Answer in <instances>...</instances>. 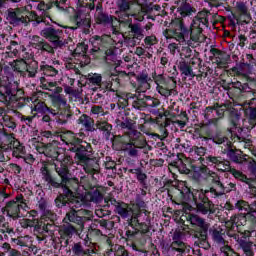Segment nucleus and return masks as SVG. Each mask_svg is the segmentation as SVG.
<instances>
[{
  "mask_svg": "<svg viewBox=\"0 0 256 256\" xmlns=\"http://www.w3.org/2000/svg\"><path fill=\"white\" fill-rule=\"evenodd\" d=\"M174 27V38L182 45H188L191 47V41L199 43L201 41V34L203 28L209 25V19H207L206 13H199L190 25V29H187L183 20L177 19L172 23Z\"/></svg>",
  "mask_w": 256,
  "mask_h": 256,
  "instance_id": "f257e3e1",
  "label": "nucleus"
},
{
  "mask_svg": "<svg viewBox=\"0 0 256 256\" xmlns=\"http://www.w3.org/2000/svg\"><path fill=\"white\" fill-rule=\"evenodd\" d=\"M125 41L123 33L119 32L115 27H112V35L95 36L93 41L94 51H102L106 55V61L115 59V46L121 47Z\"/></svg>",
  "mask_w": 256,
  "mask_h": 256,
  "instance_id": "f03ea898",
  "label": "nucleus"
},
{
  "mask_svg": "<svg viewBox=\"0 0 256 256\" xmlns=\"http://www.w3.org/2000/svg\"><path fill=\"white\" fill-rule=\"evenodd\" d=\"M6 19L10 25H27V23L31 22L34 27H37V25H45L46 23L45 17H40L35 12H30L29 15L25 17L19 9L8 10Z\"/></svg>",
  "mask_w": 256,
  "mask_h": 256,
  "instance_id": "7ed1b4c3",
  "label": "nucleus"
},
{
  "mask_svg": "<svg viewBox=\"0 0 256 256\" xmlns=\"http://www.w3.org/2000/svg\"><path fill=\"white\" fill-rule=\"evenodd\" d=\"M209 190H197L193 194V201L196 205L195 211L200 215H213L215 213V204L207 197Z\"/></svg>",
  "mask_w": 256,
  "mask_h": 256,
  "instance_id": "20e7f679",
  "label": "nucleus"
},
{
  "mask_svg": "<svg viewBox=\"0 0 256 256\" xmlns=\"http://www.w3.org/2000/svg\"><path fill=\"white\" fill-rule=\"evenodd\" d=\"M119 127L121 129H127V132L125 135L121 136L120 141L128 139V141H135V139H139L138 141L134 142V145L137 147H146L147 141H145V138L141 135V132L137 131V126L135 124V121L131 119H126L122 122H120Z\"/></svg>",
  "mask_w": 256,
  "mask_h": 256,
  "instance_id": "39448f33",
  "label": "nucleus"
},
{
  "mask_svg": "<svg viewBox=\"0 0 256 256\" xmlns=\"http://www.w3.org/2000/svg\"><path fill=\"white\" fill-rule=\"evenodd\" d=\"M40 35L42 37H45V39H48L52 45L55 47H64V45H67V39L63 37V31L56 30L53 27L44 28Z\"/></svg>",
  "mask_w": 256,
  "mask_h": 256,
  "instance_id": "423d86ee",
  "label": "nucleus"
},
{
  "mask_svg": "<svg viewBox=\"0 0 256 256\" xmlns=\"http://www.w3.org/2000/svg\"><path fill=\"white\" fill-rule=\"evenodd\" d=\"M15 199L16 200H11L6 204L4 211L7 213L8 217H12V219H19V217H21L19 215L21 213V209H25L27 207V202H25L23 195H19Z\"/></svg>",
  "mask_w": 256,
  "mask_h": 256,
  "instance_id": "0eeeda50",
  "label": "nucleus"
},
{
  "mask_svg": "<svg viewBox=\"0 0 256 256\" xmlns=\"http://www.w3.org/2000/svg\"><path fill=\"white\" fill-rule=\"evenodd\" d=\"M72 23L76 25V27H68V29H71L72 31H75V29H84L87 31L91 27V16L89 15V12H85L83 8L78 9L71 19Z\"/></svg>",
  "mask_w": 256,
  "mask_h": 256,
  "instance_id": "6e6552de",
  "label": "nucleus"
},
{
  "mask_svg": "<svg viewBox=\"0 0 256 256\" xmlns=\"http://www.w3.org/2000/svg\"><path fill=\"white\" fill-rule=\"evenodd\" d=\"M187 221H189L192 227H199V229H201L200 237L202 241H206L207 233L209 231V228L211 227V224H209L207 221L204 220L203 217L197 214H188Z\"/></svg>",
  "mask_w": 256,
  "mask_h": 256,
  "instance_id": "1a4fd4ad",
  "label": "nucleus"
},
{
  "mask_svg": "<svg viewBox=\"0 0 256 256\" xmlns=\"http://www.w3.org/2000/svg\"><path fill=\"white\" fill-rule=\"evenodd\" d=\"M14 138V134H7L0 129V161L11 160V158H5V155L11 151Z\"/></svg>",
  "mask_w": 256,
  "mask_h": 256,
  "instance_id": "9d476101",
  "label": "nucleus"
},
{
  "mask_svg": "<svg viewBox=\"0 0 256 256\" xmlns=\"http://www.w3.org/2000/svg\"><path fill=\"white\" fill-rule=\"evenodd\" d=\"M128 27L133 36L126 38V42L129 47H135V45H137V42L139 43V41H141L143 37H145V35L143 34V28H141L139 24H133L131 22H128Z\"/></svg>",
  "mask_w": 256,
  "mask_h": 256,
  "instance_id": "9b49d317",
  "label": "nucleus"
},
{
  "mask_svg": "<svg viewBox=\"0 0 256 256\" xmlns=\"http://www.w3.org/2000/svg\"><path fill=\"white\" fill-rule=\"evenodd\" d=\"M64 220L69 221V223H74L78 226L79 231H83V229H85V222L89 221V217L79 216V211L69 210Z\"/></svg>",
  "mask_w": 256,
  "mask_h": 256,
  "instance_id": "f8f14e48",
  "label": "nucleus"
},
{
  "mask_svg": "<svg viewBox=\"0 0 256 256\" xmlns=\"http://www.w3.org/2000/svg\"><path fill=\"white\" fill-rule=\"evenodd\" d=\"M30 100L32 101V105H31V112L34 115H37V113H41L42 115H45V113H50V111L53 110V108H49L47 106V104H45V102L39 100L37 98V95H34L30 98Z\"/></svg>",
  "mask_w": 256,
  "mask_h": 256,
  "instance_id": "ddd939ff",
  "label": "nucleus"
},
{
  "mask_svg": "<svg viewBox=\"0 0 256 256\" xmlns=\"http://www.w3.org/2000/svg\"><path fill=\"white\" fill-rule=\"evenodd\" d=\"M232 237L237 241L238 246L242 250L244 256H255V250H253V241L240 238L237 234H234Z\"/></svg>",
  "mask_w": 256,
  "mask_h": 256,
  "instance_id": "4468645a",
  "label": "nucleus"
},
{
  "mask_svg": "<svg viewBox=\"0 0 256 256\" xmlns=\"http://www.w3.org/2000/svg\"><path fill=\"white\" fill-rule=\"evenodd\" d=\"M86 146H79L75 145L72 148V151L75 153V158L79 161H91V145L87 142H84Z\"/></svg>",
  "mask_w": 256,
  "mask_h": 256,
  "instance_id": "2eb2a0df",
  "label": "nucleus"
},
{
  "mask_svg": "<svg viewBox=\"0 0 256 256\" xmlns=\"http://www.w3.org/2000/svg\"><path fill=\"white\" fill-rule=\"evenodd\" d=\"M209 233L212 237V240L214 243H217V245H221V247H224V245H227V241H225V230L221 228V226L214 225L209 229Z\"/></svg>",
  "mask_w": 256,
  "mask_h": 256,
  "instance_id": "dca6fc26",
  "label": "nucleus"
},
{
  "mask_svg": "<svg viewBox=\"0 0 256 256\" xmlns=\"http://www.w3.org/2000/svg\"><path fill=\"white\" fill-rule=\"evenodd\" d=\"M151 77L146 72H142L137 76L138 91L145 93L148 89H151Z\"/></svg>",
  "mask_w": 256,
  "mask_h": 256,
  "instance_id": "f3484780",
  "label": "nucleus"
},
{
  "mask_svg": "<svg viewBox=\"0 0 256 256\" xmlns=\"http://www.w3.org/2000/svg\"><path fill=\"white\" fill-rule=\"evenodd\" d=\"M139 139H135V140H120V142H122L124 144L123 148L127 151V154L130 157H137V155H139V149H143V147H139L137 145H135V141H138Z\"/></svg>",
  "mask_w": 256,
  "mask_h": 256,
  "instance_id": "a211bd4d",
  "label": "nucleus"
},
{
  "mask_svg": "<svg viewBox=\"0 0 256 256\" xmlns=\"http://www.w3.org/2000/svg\"><path fill=\"white\" fill-rule=\"evenodd\" d=\"M0 101L9 104L12 101H17V96L11 92V88L5 85H0Z\"/></svg>",
  "mask_w": 256,
  "mask_h": 256,
  "instance_id": "6ab92c4d",
  "label": "nucleus"
},
{
  "mask_svg": "<svg viewBox=\"0 0 256 256\" xmlns=\"http://www.w3.org/2000/svg\"><path fill=\"white\" fill-rule=\"evenodd\" d=\"M55 170L56 173H58L59 177H61L63 183H67L69 179H72L69 177V167L67 166V162L58 161L55 164Z\"/></svg>",
  "mask_w": 256,
  "mask_h": 256,
  "instance_id": "aec40b11",
  "label": "nucleus"
},
{
  "mask_svg": "<svg viewBox=\"0 0 256 256\" xmlns=\"http://www.w3.org/2000/svg\"><path fill=\"white\" fill-rule=\"evenodd\" d=\"M50 115L54 117V121H56V123H58L59 125H65L71 117V113H69V111L67 110L57 111L55 109H52L50 110Z\"/></svg>",
  "mask_w": 256,
  "mask_h": 256,
  "instance_id": "412c9836",
  "label": "nucleus"
},
{
  "mask_svg": "<svg viewBox=\"0 0 256 256\" xmlns=\"http://www.w3.org/2000/svg\"><path fill=\"white\" fill-rule=\"evenodd\" d=\"M12 155L13 157H16V159H24V161H27V158H25V146L19 142V140L15 139L13 140L12 143Z\"/></svg>",
  "mask_w": 256,
  "mask_h": 256,
  "instance_id": "4be33fe9",
  "label": "nucleus"
},
{
  "mask_svg": "<svg viewBox=\"0 0 256 256\" xmlns=\"http://www.w3.org/2000/svg\"><path fill=\"white\" fill-rule=\"evenodd\" d=\"M40 82L42 89H45L46 91H51L53 95H58V93H61L63 91L62 87L57 86V82L47 81L45 77H41Z\"/></svg>",
  "mask_w": 256,
  "mask_h": 256,
  "instance_id": "5701e85b",
  "label": "nucleus"
},
{
  "mask_svg": "<svg viewBox=\"0 0 256 256\" xmlns=\"http://www.w3.org/2000/svg\"><path fill=\"white\" fill-rule=\"evenodd\" d=\"M114 212L119 215L122 219H129L133 215V209L129 207V204L121 202L115 209Z\"/></svg>",
  "mask_w": 256,
  "mask_h": 256,
  "instance_id": "b1692460",
  "label": "nucleus"
},
{
  "mask_svg": "<svg viewBox=\"0 0 256 256\" xmlns=\"http://www.w3.org/2000/svg\"><path fill=\"white\" fill-rule=\"evenodd\" d=\"M116 5L119 9V11H116V15H118V17L120 19H123V17H121V15H123V13H124V17L129 18V16L131 14H128L127 11H129V9H131V1L130 0H117Z\"/></svg>",
  "mask_w": 256,
  "mask_h": 256,
  "instance_id": "393cba45",
  "label": "nucleus"
},
{
  "mask_svg": "<svg viewBox=\"0 0 256 256\" xmlns=\"http://www.w3.org/2000/svg\"><path fill=\"white\" fill-rule=\"evenodd\" d=\"M85 199L83 196H73L72 199L67 200V207L70 211H78L81 207H85Z\"/></svg>",
  "mask_w": 256,
  "mask_h": 256,
  "instance_id": "a878e982",
  "label": "nucleus"
},
{
  "mask_svg": "<svg viewBox=\"0 0 256 256\" xmlns=\"http://www.w3.org/2000/svg\"><path fill=\"white\" fill-rule=\"evenodd\" d=\"M61 141L66 143V145H81V138L75 136V133L71 131L64 132L61 136Z\"/></svg>",
  "mask_w": 256,
  "mask_h": 256,
  "instance_id": "bb28decb",
  "label": "nucleus"
},
{
  "mask_svg": "<svg viewBox=\"0 0 256 256\" xmlns=\"http://www.w3.org/2000/svg\"><path fill=\"white\" fill-rule=\"evenodd\" d=\"M236 9L240 15V21H243V23H249V21H251V14L249 13V9H247V5H245V3L237 2Z\"/></svg>",
  "mask_w": 256,
  "mask_h": 256,
  "instance_id": "cd10ccee",
  "label": "nucleus"
},
{
  "mask_svg": "<svg viewBox=\"0 0 256 256\" xmlns=\"http://www.w3.org/2000/svg\"><path fill=\"white\" fill-rule=\"evenodd\" d=\"M72 183L77 185V179H68L67 183H65V185L62 184L61 186V189H63V194L60 195H63L64 199H66L67 201L75 197V193H73V190L70 188Z\"/></svg>",
  "mask_w": 256,
  "mask_h": 256,
  "instance_id": "c85d7f7f",
  "label": "nucleus"
},
{
  "mask_svg": "<svg viewBox=\"0 0 256 256\" xmlns=\"http://www.w3.org/2000/svg\"><path fill=\"white\" fill-rule=\"evenodd\" d=\"M31 43L32 45H35V47H38V49H42V51H46L47 53L53 52V48L39 36H33Z\"/></svg>",
  "mask_w": 256,
  "mask_h": 256,
  "instance_id": "c756f323",
  "label": "nucleus"
},
{
  "mask_svg": "<svg viewBox=\"0 0 256 256\" xmlns=\"http://www.w3.org/2000/svg\"><path fill=\"white\" fill-rule=\"evenodd\" d=\"M177 11L181 17H191V15L197 13V10L192 7L191 4L184 2L178 8Z\"/></svg>",
  "mask_w": 256,
  "mask_h": 256,
  "instance_id": "7c9ffc66",
  "label": "nucleus"
},
{
  "mask_svg": "<svg viewBox=\"0 0 256 256\" xmlns=\"http://www.w3.org/2000/svg\"><path fill=\"white\" fill-rule=\"evenodd\" d=\"M227 157L231 161H248L249 156L243 155V152L241 150H234V149H228L226 152Z\"/></svg>",
  "mask_w": 256,
  "mask_h": 256,
  "instance_id": "2f4dec72",
  "label": "nucleus"
},
{
  "mask_svg": "<svg viewBox=\"0 0 256 256\" xmlns=\"http://www.w3.org/2000/svg\"><path fill=\"white\" fill-rule=\"evenodd\" d=\"M29 147H34L38 153H43L44 155L49 151L51 145L44 146L43 143L39 141V138H32L28 141Z\"/></svg>",
  "mask_w": 256,
  "mask_h": 256,
  "instance_id": "473e14b6",
  "label": "nucleus"
},
{
  "mask_svg": "<svg viewBox=\"0 0 256 256\" xmlns=\"http://www.w3.org/2000/svg\"><path fill=\"white\" fill-rule=\"evenodd\" d=\"M229 191H231V189H228L227 186L218 182L208 190V193H213L216 197H221V195H225V193H229Z\"/></svg>",
  "mask_w": 256,
  "mask_h": 256,
  "instance_id": "72a5a7b5",
  "label": "nucleus"
},
{
  "mask_svg": "<svg viewBox=\"0 0 256 256\" xmlns=\"http://www.w3.org/2000/svg\"><path fill=\"white\" fill-rule=\"evenodd\" d=\"M191 167L194 171L192 179H194V181H197L198 183L199 181H201V173H204V175H207V173H209V168H207V166L203 164H201L200 166L192 165Z\"/></svg>",
  "mask_w": 256,
  "mask_h": 256,
  "instance_id": "f704fd0d",
  "label": "nucleus"
},
{
  "mask_svg": "<svg viewBox=\"0 0 256 256\" xmlns=\"http://www.w3.org/2000/svg\"><path fill=\"white\" fill-rule=\"evenodd\" d=\"M251 224V231L256 229V201L252 202L251 210L246 213V222Z\"/></svg>",
  "mask_w": 256,
  "mask_h": 256,
  "instance_id": "c9c22d12",
  "label": "nucleus"
},
{
  "mask_svg": "<svg viewBox=\"0 0 256 256\" xmlns=\"http://www.w3.org/2000/svg\"><path fill=\"white\" fill-rule=\"evenodd\" d=\"M228 223H231L232 225H236V227H241V225H247L246 213H239L231 216Z\"/></svg>",
  "mask_w": 256,
  "mask_h": 256,
  "instance_id": "e433bc0d",
  "label": "nucleus"
},
{
  "mask_svg": "<svg viewBox=\"0 0 256 256\" xmlns=\"http://www.w3.org/2000/svg\"><path fill=\"white\" fill-rule=\"evenodd\" d=\"M77 123L78 125H82V127L85 128L86 131H93V119H91V117L83 114L79 117Z\"/></svg>",
  "mask_w": 256,
  "mask_h": 256,
  "instance_id": "4c0bfd02",
  "label": "nucleus"
},
{
  "mask_svg": "<svg viewBox=\"0 0 256 256\" xmlns=\"http://www.w3.org/2000/svg\"><path fill=\"white\" fill-rule=\"evenodd\" d=\"M37 69H39V65L37 64V61L31 60L26 64L24 75H28V77H35V75H37Z\"/></svg>",
  "mask_w": 256,
  "mask_h": 256,
  "instance_id": "58836bf2",
  "label": "nucleus"
},
{
  "mask_svg": "<svg viewBox=\"0 0 256 256\" xmlns=\"http://www.w3.org/2000/svg\"><path fill=\"white\" fill-rule=\"evenodd\" d=\"M40 71H42L43 75L46 77H55L59 73L57 68L47 64H42L40 66Z\"/></svg>",
  "mask_w": 256,
  "mask_h": 256,
  "instance_id": "ea45409f",
  "label": "nucleus"
},
{
  "mask_svg": "<svg viewBox=\"0 0 256 256\" xmlns=\"http://www.w3.org/2000/svg\"><path fill=\"white\" fill-rule=\"evenodd\" d=\"M251 207H253V202L249 204V202L244 200H238L235 203V209L240 211L241 213H250Z\"/></svg>",
  "mask_w": 256,
  "mask_h": 256,
  "instance_id": "a19ab883",
  "label": "nucleus"
},
{
  "mask_svg": "<svg viewBox=\"0 0 256 256\" xmlns=\"http://www.w3.org/2000/svg\"><path fill=\"white\" fill-rule=\"evenodd\" d=\"M72 253L74 256H87L89 255V249H85L83 244L78 242L72 246Z\"/></svg>",
  "mask_w": 256,
  "mask_h": 256,
  "instance_id": "79ce46f5",
  "label": "nucleus"
},
{
  "mask_svg": "<svg viewBox=\"0 0 256 256\" xmlns=\"http://www.w3.org/2000/svg\"><path fill=\"white\" fill-rule=\"evenodd\" d=\"M178 68L181 73L185 75V77H195V73L193 72V68L189 65V63L182 61L179 63Z\"/></svg>",
  "mask_w": 256,
  "mask_h": 256,
  "instance_id": "37998d69",
  "label": "nucleus"
},
{
  "mask_svg": "<svg viewBox=\"0 0 256 256\" xmlns=\"http://www.w3.org/2000/svg\"><path fill=\"white\" fill-rule=\"evenodd\" d=\"M170 249L171 251H177V253H179L178 256H183L187 249V246H185L183 242H172L170 244Z\"/></svg>",
  "mask_w": 256,
  "mask_h": 256,
  "instance_id": "c03bdc74",
  "label": "nucleus"
},
{
  "mask_svg": "<svg viewBox=\"0 0 256 256\" xmlns=\"http://www.w3.org/2000/svg\"><path fill=\"white\" fill-rule=\"evenodd\" d=\"M129 171L130 173L136 175L137 180L141 185H146L147 174L143 173V171L140 168L130 169Z\"/></svg>",
  "mask_w": 256,
  "mask_h": 256,
  "instance_id": "a18cd8bd",
  "label": "nucleus"
},
{
  "mask_svg": "<svg viewBox=\"0 0 256 256\" xmlns=\"http://www.w3.org/2000/svg\"><path fill=\"white\" fill-rule=\"evenodd\" d=\"M27 61L24 59L16 60L14 64V71H18L21 75H25V70L27 69Z\"/></svg>",
  "mask_w": 256,
  "mask_h": 256,
  "instance_id": "49530a36",
  "label": "nucleus"
},
{
  "mask_svg": "<svg viewBox=\"0 0 256 256\" xmlns=\"http://www.w3.org/2000/svg\"><path fill=\"white\" fill-rule=\"evenodd\" d=\"M173 167H177L180 173H184L185 175H189L191 170L187 168V165L183 163V161H173L170 163Z\"/></svg>",
  "mask_w": 256,
  "mask_h": 256,
  "instance_id": "de8ad7c7",
  "label": "nucleus"
},
{
  "mask_svg": "<svg viewBox=\"0 0 256 256\" xmlns=\"http://www.w3.org/2000/svg\"><path fill=\"white\" fill-rule=\"evenodd\" d=\"M221 253L223 256H241L238 252H236L229 244L220 247Z\"/></svg>",
  "mask_w": 256,
  "mask_h": 256,
  "instance_id": "09e8293b",
  "label": "nucleus"
},
{
  "mask_svg": "<svg viewBox=\"0 0 256 256\" xmlns=\"http://www.w3.org/2000/svg\"><path fill=\"white\" fill-rule=\"evenodd\" d=\"M232 174L235 177V179H239V181H243V183H246V185H249L251 187V179L247 178L243 172H240L238 170H232Z\"/></svg>",
  "mask_w": 256,
  "mask_h": 256,
  "instance_id": "8fccbe9b",
  "label": "nucleus"
},
{
  "mask_svg": "<svg viewBox=\"0 0 256 256\" xmlns=\"http://www.w3.org/2000/svg\"><path fill=\"white\" fill-rule=\"evenodd\" d=\"M113 19H115V21H117V18L113 17V16H109L105 13H99L96 16V21L98 23H113Z\"/></svg>",
  "mask_w": 256,
  "mask_h": 256,
  "instance_id": "3c124183",
  "label": "nucleus"
},
{
  "mask_svg": "<svg viewBox=\"0 0 256 256\" xmlns=\"http://www.w3.org/2000/svg\"><path fill=\"white\" fill-rule=\"evenodd\" d=\"M215 63L218 67H225L227 65V56L221 52L215 54Z\"/></svg>",
  "mask_w": 256,
  "mask_h": 256,
  "instance_id": "603ef678",
  "label": "nucleus"
},
{
  "mask_svg": "<svg viewBox=\"0 0 256 256\" xmlns=\"http://www.w3.org/2000/svg\"><path fill=\"white\" fill-rule=\"evenodd\" d=\"M144 43H145L146 49L151 51V47H153V45H157L158 43L157 37L155 35L146 36L144 39Z\"/></svg>",
  "mask_w": 256,
  "mask_h": 256,
  "instance_id": "864d4df0",
  "label": "nucleus"
},
{
  "mask_svg": "<svg viewBox=\"0 0 256 256\" xmlns=\"http://www.w3.org/2000/svg\"><path fill=\"white\" fill-rule=\"evenodd\" d=\"M88 79L92 85H96V87H101V84H102L101 74H89Z\"/></svg>",
  "mask_w": 256,
  "mask_h": 256,
  "instance_id": "5fc2aeb1",
  "label": "nucleus"
},
{
  "mask_svg": "<svg viewBox=\"0 0 256 256\" xmlns=\"http://www.w3.org/2000/svg\"><path fill=\"white\" fill-rule=\"evenodd\" d=\"M3 125L5 127H8V129H16L17 127V124L15 123V120L13 119V117L7 115V116H4L3 118Z\"/></svg>",
  "mask_w": 256,
  "mask_h": 256,
  "instance_id": "6e6d98bb",
  "label": "nucleus"
},
{
  "mask_svg": "<svg viewBox=\"0 0 256 256\" xmlns=\"http://www.w3.org/2000/svg\"><path fill=\"white\" fill-rule=\"evenodd\" d=\"M89 199L92 203H101L103 201V194L96 190L89 194Z\"/></svg>",
  "mask_w": 256,
  "mask_h": 256,
  "instance_id": "4d7b16f0",
  "label": "nucleus"
},
{
  "mask_svg": "<svg viewBox=\"0 0 256 256\" xmlns=\"http://www.w3.org/2000/svg\"><path fill=\"white\" fill-rule=\"evenodd\" d=\"M38 209L43 215H49L50 213L49 206H47V201L45 199H40V201H38Z\"/></svg>",
  "mask_w": 256,
  "mask_h": 256,
  "instance_id": "13d9d810",
  "label": "nucleus"
},
{
  "mask_svg": "<svg viewBox=\"0 0 256 256\" xmlns=\"http://www.w3.org/2000/svg\"><path fill=\"white\" fill-rule=\"evenodd\" d=\"M113 127L111 126V124L107 123V122H103L100 124V129L103 130V135L106 139H109V136L111 135V129Z\"/></svg>",
  "mask_w": 256,
  "mask_h": 256,
  "instance_id": "bf43d9fd",
  "label": "nucleus"
},
{
  "mask_svg": "<svg viewBox=\"0 0 256 256\" xmlns=\"http://www.w3.org/2000/svg\"><path fill=\"white\" fill-rule=\"evenodd\" d=\"M225 109H226L225 106H218V107H216V108L208 107V108H207V112H208V113H213V111H215V113L217 114V116L219 117V119H221V117H223V115H224V113H225Z\"/></svg>",
  "mask_w": 256,
  "mask_h": 256,
  "instance_id": "052dcab7",
  "label": "nucleus"
},
{
  "mask_svg": "<svg viewBox=\"0 0 256 256\" xmlns=\"http://www.w3.org/2000/svg\"><path fill=\"white\" fill-rule=\"evenodd\" d=\"M63 232H64V235H66L67 237H73V235L77 233V229L75 228V226L68 224L64 226Z\"/></svg>",
  "mask_w": 256,
  "mask_h": 256,
  "instance_id": "680f3d73",
  "label": "nucleus"
},
{
  "mask_svg": "<svg viewBox=\"0 0 256 256\" xmlns=\"http://www.w3.org/2000/svg\"><path fill=\"white\" fill-rule=\"evenodd\" d=\"M52 103L54 107H57V105H67V100L63 99L61 95H54L52 96Z\"/></svg>",
  "mask_w": 256,
  "mask_h": 256,
  "instance_id": "e2e57ef3",
  "label": "nucleus"
},
{
  "mask_svg": "<svg viewBox=\"0 0 256 256\" xmlns=\"http://www.w3.org/2000/svg\"><path fill=\"white\" fill-rule=\"evenodd\" d=\"M86 51H87V45H85L83 43L78 44L74 50L75 54L80 55L81 57H85Z\"/></svg>",
  "mask_w": 256,
  "mask_h": 256,
  "instance_id": "0e129e2a",
  "label": "nucleus"
},
{
  "mask_svg": "<svg viewBox=\"0 0 256 256\" xmlns=\"http://www.w3.org/2000/svg\"><path fill=\"white\" fill-rule=\"evenodd\" d=\"M55 204H56V207H58L59 209H61L62 207H67V200L65 199V196L59 195L55 199Z\"/></svg>",
  "mask_w": 256,
  "mask_h": 256,
  "instance_id": "69168bd1",
  "label": "nucleus"
},
{
  "mask_svg": "<svg viewBox=\"0 0 256 256\" xmlns=\"http://www.w3.org/2000/svg\"><path fill=\"white\" fill-rule=\"evenodd\" d=\"M156 91L158 93H160L162 95V97H170V95H171V90L170 89H167V88H165V87H163L159 84L156 87Z\"/></svg>",
  "mask_w": 256,
  "mask_h": 256,
  "instance_id": "338daca9",
  "label": "nucleus"
},
{
  "mask_svg": "<svg viewBox=\"0 0 256 256\" xmlns=\"http://www.w3.org/2000/svg\"><path fill=\"white\" fill-rule=\"evenodd\" d=\"M114 256H129V252H127L123 246H116Z\"/></svg>",
  "mask_w": 256,
  "mask_h": 256,
  "instance_id": "774afa93",
  "label": "nucleus"
}]
</instances>
